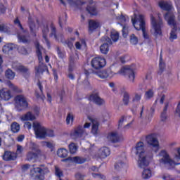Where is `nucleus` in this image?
I'll return each mask as SVG.
<instances>
[{
  "label": "nucleus",
  "instance_id": "obj_19",
  "mask_svg": "<svg viewBox=\"0 0 180 180\" xmlns=\"http://www.w3.org/2000/svg\"><path fill=\"white\" fill-rule=\"evenodd\" d=\"M12 91L8 89H2L0 90V98L3 101H9L12 98Z\"/></svg>",
  "mask_w": 180,
  "mask_h": 180
},
{
  "label": "nucleus",
  "instance_id": "obj_10",
  "mask_svg": "<svg viewBox=\"0 0 180 180\" xmlns=\"http://www.w3.org/2000/svg\"><path fill=\"white\" fill-rule=\"evenodd\" d=\"M34 131L37 139H46L47 133L46 132V127L41 126L40 123L37 122L33 124Z\"/></svg>",
  "mask_w": 180,
  "mask_h": 180
},
{
  "label": "nucleus",
  "instance_id": "obj_25",
  "mask_svg": "<svg viewBox=\"0 0 180 180\" xmlns=\"http://www.w3.org/2000/svg\"><path fill=\"white\" fill-rule=\"evenodd\" d=\"M37 85L39 86V91H41V95L39 94L37 91H35V96L37 98V99L41 98L42 101H44L46 99V96L43 94V85H41V82L39 81L37 82Z\"/></svg>",
  "mask_w": 180,
  "mask_h": 180
},
{
  "label": "nucleus",
  "instance_id": "obj_48",
  "mask_svg": "<svg viewBox=\"0 0 180 180\" xmlns=\"http://www.w3.org/2000/svg\"><path fill=\"white\" fill-rule=\"evenodd\" d=\"M125 165H126V164L124 162L120 161V162L115 163V168L117 171H120V169H122V168H124Z\"/></svg>",
  "mask_w": 180,
  "mask_h": 180
},
{
  "label": "nucleus",
  "instance_id": "obj_49",
  "mask_svg": "<svg viewBox=\"0 0 180 180\" xmlns=\"http://www.w3.org/2000/svg\"><path fill=\"white\" fill-rule=\"evenodd\" d=\"M154 96V91L153 89H149L145 93L146 99H151Z\"/></svg>",
  "mask_w": 180,
  "mask_h": 180
},
{
  "label": "nucleus",
  "instance_id": "obj_37",
  "mask_svg": "<svg viewBox=\"0 0 180 180\" xmlns=\"http://www.w3.org/2000/svg\"><path fill=\"white\" fill-rule=\"evenodd\" d=\"M13 44H8L3 46V53H5V54H9L10 51H12L13 50Z\"/></svg>",
  "mask_w": 180,
  "mask_h": 180
},
{
  "label": "nucleus",
  "instance_id": "obj_43",
  "mask_svg": "<svg viewBox=\"0 0 180 180\" xmlns=\"http://www.w3.org/2000/svg\"><path fill=\"white\" fill-rule=\"evenodd\" d=\"M123 102L124 105L127 106L129 105V103L130 102V94L127 93V91L124 92V96H123Z\"/></svg>",
  "mask_w": 180,
  "mask_h": 180
},
{
  "label": "nucleus",
  "instance_id": "obj_20",
  "mask_svg": "<svg viewBox=\"0 0 180 180\" xmlns=\"http://www.w3.org/2000/svg\"><path fill=\"white\" fill-rule=\"evenodd\" d=\"M15 71H17V72H20L21 74H22L25 78H27L29 75H30V72H29V68H26L22 65H19L16 66Z\"/></svg>",
  "mask_w": 180,
  "mask_h": 180
},
{
  "label": "nucleus",
  "instance_id": "obj_61",
  "mask_svg": "<svg viewBox=\"0 0 180 180\" xmlns=\"http://www.w3.org/2000/svg\"><path fill=\"white\" fill-rule=\"evenodd\" d=\"M75 176L76 180H84L85 178V175H82L81 173H77Z\"/></svg>",
  "mask_w": 180,
  "mask_h": 180
},
{
  "label": "nucleus",
  "instance_id": "obj_7",
  "mask_svg": "<svg viewBox=\"0 0 180 180\" xmlns=\"http://www.w3.org/2000/svg\"><path fill=\"white\" fill-rule=\"evenodd\" d=\"M150 23L152 25V27L154 29L155 32V39H158V36L160 37H162V20H160L157 22V20H155V17L153 15V14L150 15Z\"/></svg>",
  "mask_w": 180,
  "mask_h": 180
},
{
  "label": "nucleus",
  "instance_id": "obj_9",
  "mask_svg": "<svg viewBox=\"0 0 180 180\" xmlns=\"http://www.w3.org/2000/svg\"><path fill=\"white\" fill-rule=\"evenodd\" d=\"M91 65L94 70H101L106 65V59L101 56L94 57L91 61Z\"/></svg>",
  "mask_w": 180,
  "mask_h": 180
},
{
  "label": "nucleus",
  "instance_id": "obj_45",
  "mask_svg": "<svg viewBox=\"0 0 180 180\" xmlns=\"http://www.w3.org/2000/svg\"><path fill=\"white\" fill-rule=\"evenodd\" d=\"M55 175L58 176V178H61L62 176H64V173L63 171L58 168L57 166L55 167Z\"/></svg>",
  "mask_w": 180,
  "mask_h": 180
},
{
  "label": "nucleus",
  "instance_id": "obj_40",
  "mask_svg": "<svg viewBox=\"0 0 180 180\" xmlns=\"http://www.w3.org/2000/svg\"><path fill=\"white\" fill-rule=\"evenodd\" d=\"M129 41L132 46H137V44H139V38L136 34H132L129 37Z\"/></svg>",
  "mask_w": 180,
  "mask_h": 180
},
{
  "label": "nucleus",
  "instance_id": "obj_47",
  "mask_svg": "<svg viewBox=\"0 0 180 180\" xmlns=\"http://www.w3.org/2000/svg\"><path fill=\"white\" fill-rule=\"evenodd\" d=\"M82 44L83 46H86V42L84 41V39H82L81 42L77 41L75 43V48L77 49V50H81Z\"/></svg>",
  "mask_w": 180,
  "mask_h": 180
},
{
  "label": "nucleus",
  "instance_id": "obj_16",
  "mask_svg": "<svg viewBox=\"0 0 180 180\" xmlns=\"http://www.w3.org/2000/svg\"><path fill=\"white\" fill-rule=\"evenodd\" d=\"M84 133H85L84 127L79 125L74 129V130L71 132L70 136L73 139H81V137L84 136Z\"/></svg>",
  "mask_w": 180,
  "mask_h": 180
},
{
  "label": "nucleus",
  "instance_id": "obj_17",
  "mask_svg": "<svg viewBox=\"0 0 180 180\" xmlns=\"http://www.w3.org/2000/svg\"><path fill=\"white\" fill-rule=\"evenodd\" d=\"M63 162H67L70 161V162H75V164H84L86 162V158H81L79 156H75L73 158L68 157V158L62 160Z\"/></svg>",
  "mask_w": 180,
  "mask_h": 180
},
{
  "label": "nucleus",
  "instance_id": "obj_12",
  "mask_svg": "<svg viewBox=\"0 0 180 180\" xmlns=\"http://www.w3.org/2000/svg\"><path fill=\"white\" fill-rule=\"evenodd\" d=\"M146 143L154 148H160V142H158V139H157V134H150L146 136Z\"/></svg>",
  "mask_w": 180,
  "mask_h": 180
},
{
  "label": "nucleus",
  "instance_id": "obj_23",
  "mask_svg": "<svg viewBox=\"0 0 180 180\" xmlns=\"http://www.w3.org/2000/svg\"><path fill=\"white\" fill-rule=\"evenodd\" d=\"M68 1L70 6H73L77 9H81V6L85 5V2L81 0H68Z\"/></svg>",
  "mask_w": 180,
  "mask_h": 180
},
{
  "label": "nucleus",
  "instance_id": "obj_54",
  "mask_svg": "<svg viewBox=\"0 0 180 180\" xmlns=\"http://www.w3.org/2000/svg\"><path fill=\"white\" fill-rule=\"evenodd\" d=\"M140 101H141V94H135V96L132 99V102H140Z\"/></svg>",
  "mask_w": 180,
  "mask_h": 180
},
{
  "label": "nucleus",
  "instance_id": "obj_62",
  "mask_svg": "<svg viewBox=\"0 0 180 180\" xmlns=\"http://www.w3.org/2000/svg\"><path fill=\"white\" fill-rule=\"evenodd\" d=\"M65 95V91L61 90L59 92L58 96H59V98L60 99V102H63V99Z\"/></svg>",
  "mask_w": 180,
  "mask_h": 180
},
{
  "label": "nucleus",
  "instance_id": "obj_28",
  "mask_svg": "<svg viewBox=\"0 0 180 180\" xmlns=\"http://www.w3.org/2000/svg\"><path fill=\"white\" fill-rule=\"evenodd\" d=\"M11 131L13 133H19L20 131V124L17 122H13L11 124Z\"/></svg>",
  "mask_w": 180,
  "mask_h": 180
},
{
  "label": "nucleus",
  "instance_id": "obj_58",
  "mask_svg": "<svg viewBox=\"0 0 180 180\" xmlns=\"http://www.w3.org/2000/svg\"><path fill=\"white\" fill-rule=\"evenodd\" d=\"M45 146L51 150V152L54 151V145L51 142H44Z\"/></svg>",
  "mask_w": 180,
  "mask_h": 180
},
{
  "label": "nucleus",
  "instance_id": "obj_55",
  "mask_svg": "<svg viewBox=\"0 0 180 180\" xmlns=\"http://www.w3.org/2000/svg\"><path fill=\"white\" fill-rule=\"evenodd\" d=\"M57 53L59 58H65V52L61 51V49L58 47L57 48Z\"/></svg>",
  "mask_w": 180,
  "mask_h": 180
},
{
  "label": "nucleus",
  "instance_id": "obj_31",
  "mask_svg": "<svg viewBox=\"0 0 180 180\" xmlns=\"http://www.w3.org/2000/svg\"><path fill=\"white\" fill-rule=\"evenodd\" d=\"M39 158V154L33 152H28L27 154V161H36Z\"/></svg>",
  "mask_w": 180,
  "mask_h": 180
},
{
  "label": "nucleus",
  "instance_id": "obj_44",
  "mask_svg": "<svg viewBox=\"0 0 180 180\" xmlns=\"http://www.w3.org/2000/svg\"><path fill=\"white\" fill-rule=\"evenodd\" d=\"M78 150V147L75 143H72L69 145V151L70 154H75L77 153V150Z\"/></svg>",
  "mask_w": 180,
  "mask_h": 180
},
{
  "label": "nucleus",
  "instance_id": "obj_60",
  "mask_svg": "<svg viewBox=\"0 0 180 180\" xmlns=\"http://www.w3.org/2000/svg\"><path fill=\"white\" fill-rule=\"evenodd\" d=\"M52 71L55 82H57L58 81V73L57 72V70L53 69Z\"/></svg>",
  "mask_w": 180,
  "mask_h": 180
},
{
  "label": "nucleus",
  "instance_id": "obj_41",
  "mask_svg": "<svg viewBox=\"0 0 180 180\" xmlns=\"http://www.w3.org/2000/svg\"><path fill=\"white\" fill-rule=\"evenodd\" d=\"M7 85L8 88H10V89H12L13 91V92H22V91H20V89H19V88L17 86H15L11 81L7 82Z\"/></svg>",
  "mask_w": 180,
  "mask_h": 180
},
{
  "label": "nucleus",
  "instance_id": "obj_29",
  "mask_svg": "<svg viewBox=\"0 0 180 180\" xmlns=\"http://www.w3.org/2000/svg\"><path fill=\"white\" fill-rule=\"evenodd\" d=\"M57 155L60 158H65L68 156V150L64 148H60L57 151Z\"/></svg>",
  "mask_w": 180,
  "mask_h": 180
},
{
  "label": "nucleus",
  "instance_id": "obj_26",
  "mask_svg": "<svg viewBox=\"0 0 180 180\" xmlns=\"http://www.w3.org/2000/svg\"><path fill=\"white\" fill-rule=\"evenodd\" d=\"M34 119H36V117H34V115L30 111L21 116V120H22V122H26L27 120H34Z\"/></svg>",
  "mask_w": 180,
  "mask_h": 180
},
{
  "label": "nucleus",
  "instance_id": "obj_33",
  "mask_svg": "<svg viewBox=\"0 0 180 180\" xmlns=\"http://www.w3.org/2000/svg\"><path fill=\"white\" fill-rule=\"evenodd\" d=\"M169 106V103H165V107L163 108V112L161 113V115H160L162 122H165V120H167V110H168Z\"/></svg>",
  "mask_w": 180,
  "mask_h": 180
},
{
  "label": "nucleus",
  "instance_id": "obj_11",
  "mask_svg": "<svg viewBox=\"0 0 180 180\" xmlns=\"http://www.w3.org/2000/svg\"><path fill=\"white\" fill-rule=\"evenodd\" d=\"M30 175L34 180H44V169L41 167H34L30 170Z\"/></svg>",
  "mask_w": 180,
  "mask_h": 180
},
{
  "label": "nucleus",
  "instance_id": "obj_34",
  "mask_svg": "<svg viewBox=\"0 0 180 180\" xmlns=\"http://www.w3.org/2000/svg\"><path fill=\"white\" fill-rule=\"evenodd\" d=\"M86 11H87L91 16H96V15H98V10L96 6H87Z\"/></svg>",
  "mask_w": 180,
  "mask_h": 180
},
{
  "label": "nucleus",
  "instance_id": "obj_4",
  "mask_svg": "<svg viewBox=\"0 0 180 180\" xmlns=\"http://www.w3.org/2000/svg\"><path fill=\"white\" fill-rule=\"evenodd\" d=\"M35 49H36V54L38 58L39 65L35 67L36 74H43V72L46 71H49V68L47 65L44 63V60H43V53L41 52L42 46H40V43L37 41L35 43Z\"/></svg>",
  "mask_w": 180,
  "mask_h": 180
},
{
  "label": "nucleus",
  "instance_id": "obj_57",
  "mask_svg": "<svg viewBox=\"0 0 180 180\" xmlns=\"http://www.w3.org/2000/svg\"><path fill=\"white\" fill-rule=\"evenodd\" d=\"M93 178H100V179H106V176L103 174H97V173H92Z\"/></svg>",
  "mask_w": 180,
  "mask_h": 180
},
{
  "label": "nucleus",
  "instance_id": "obj_64",
  "mask_svg": "<svg viewBox=\"0 0 180 180\" xmlns=\"http://www.w3.org/2000/svg\"><path fill=\"white\" fill-rule=\"evenodd\" d=\"M6 7L4 4H1L0 6V13H6Z\"/></svg>",
  "mask_w": 180,
  "mask_h": 180
},
{
  "label": "nucleus",
  "instance_id": "obj_38",
  "mask_svg": "<svg viewBox=\"0 0 180 180\" xmlns=\"http://www.w3.org/2000/svg\"><path fill=\"white\" fill-rule=\"evenodd\" d=\"M100 51L102 54H108L109 53V44L104 43L100 46Z\"/></svg>",
  "mask_w": 180,
  "mask_h": 180
},
{
  "label": "nucleus",
  "instance_id": "obj_56",
  "mask_svg": "<svg viewBox=\"0 0 180 180\" xmlns=\"http://www.w3.org/2000/svg\"><path fill=\"white\" fill-rule=\"evenodd\" d=\"M46 137H54V131L46 128Z\"/></svg>",
  "mask_w": 180,
  "mask_h": 180
},
{
  "label": "nucleus",
  "instance_id": "obj_35",
  "mask_svg": "<svg viewBox=\"0 0 180 180\" xmlns=\"http://www.w3.org/2000/svg\"><path fill=\"white\" fill-rule=\"evenodd\" d=\"M153 176V174L151 173V169H145L142 172V178L143 179H150V178Z\"/></svg>",
  "mask_w": 180,
  "mask_h": 180
},
{
  "label": "nucleus",
  "instance_id": "obj_6",
  "mask_svg": "<svg viewBox=\"0 0 180 180\" xmlns=\"http://www.w3.org/2000/svg\"><path fill=\"white\" fill-rule=\"evenodd\" d=\"M132 25L136 30H142L143 38L146 40L150 39L147 31H146V21L144 20V16L143 15H139V20H137V18L132 19Z\"/></svg>",
  "mask_w": 180,
  "mask_h": 180
},
{
  "label": "nucleus",
  "instance_id": "obj_30",
  "mask_svg": "<svg viewBox=\"0 0 180 180\" xmlns=\"http://www.w3.org/2000/svg\"><path fill=\"white\" fill-rule=\"evenodd\" d=\"M75 68V59H74V57L70 56L69 58V65L68 71V72H72Z\"/></svg>",
  "mask_w": 180,
  "mask_h": 180
},
{
  "label": "nucleus",
  "instance_id": "obj_59",
  "mask_svg": "<svg viewBox=\"0 0 180 180\" xmlns=\"http://www.w3.org/2000/svg\"><path fill=\"white\" fill-rule=\"evenodd\" d=\"M58 23L60 27H63V25H65L67 23V14H65V19L63 21L60 17H59Z\"/></svg>",
  "mask_w": 180,
  "mask_h": 180
},
{
  "label": "nucleus",
  "instance_id": "obj_39",
  "mask_svg": "<svg viewBox=\"0 0 180 180\" xmlns=\"http://www.w3.org/2000/svg\"><path fill=\"white\" fill-rule=\"evenodd\" d=\"M96 74L101 79H105V78H108V77H109V73L105 70L97 72Z\"/></svg>",
  "mask_w": 180,
  "mask_h": 180
},
{
  "label": "nucleus",
  "instance_id": "obj_2",
  "mask_svg": "<svg viewBox=\"0 0 180 180\" xmlns=\"http://www.w3.org/2000/svg\"><path fill=\"white\" fill-rule=\"evenodd\" d=\"M177 154L174 157V160H172L171 158H169V155L165 150H162L159 155L160 157H162V159L159 160L160 164H163V165H168V169H171L175 165H180V148H177Z\"/></svg>",
  "mask_w": 180,
  "mask_h": 180
},
{
  "label": "nucleus",
  "instance_id": "obj_15",
  "mask_svg": "<svg viewBox=\"0 0 180 180\" xmlns=\"http://www.w3.org/2000/svg\"><path fill=\"white\" fill-rule=\"evenodd\" d=\"M88 99L90 102H94V103L98 105V106H102L105 103V100L100 98L99 93L91 94L89 96Z\"/></svg>",
  "mask_w": 180,
  "mask_h": 180
},
{
  "label": "nucleus",
  "instance_id": "obj_5",
  "mask_svg": "<svg viewBox=\"0 0 180 180\" xmlns=\"http://www.w3.org/2000/svg\"><path fill=\"white\" fill-rule=\"evenodd\" d=\"M15 108L17 112H23L29 108V102L27 98L23 94L17 95L15 98Z\"/></svg>",
  "mask_w": 180,
  "mask_h": 180
},
{
  "label": "nucleus",
  "instance_id": "obj_51",
  "mask_svg": "<svg viewBox=\"0 0 180 180\" xmlns=\"http://www.w3.org/2000/svg\"><path fill=\"white\" fill-rule=\"evenodd\" d=\"M129 35V27L127 25H124L122 27V36L126 38Z\"/></svg>",
  "mask_w": 180,
  "mask_h": 180
},
{
  "label": "nucleus",
  "instance_id": "obj_3",
  "mask_svg": "<svg viewBox=\"0 0 180 180\" xmlns=\"http://www.w3.org/2000/svg\"><path fill=\"white\" fill-rule=\"evenodd\" d=\"M135 150H136V154L139 155L138 166L139 168H145L150 165V162L147 160L146 155V151L144 150V143L139 141L136 143Z\"/></svg>",
  "mask_w": 180,
  "mask_h": 180
},
{
  "label": "nucleus",
  "instance_id": "obj_46",
  "mask_svg": "<svg viewBox=\"0 0 180 180\" xmlns=\"http://www.w3.org/2000/svg\"><path fill=\"white\" fill-rule=\"evenodd\" d=\"M110 37L112 41H117L119 40V32H111L110 33Z\"/></svg>",
  "mask_w": 180,
  "mask_h": 180
},
{
  "label": "nucleus",
  "instance_id": "obj_24",
  "mask_svg": "<svg viewBox=\"0 0 180 180\" xmlns=\"http://www.w3.org/2000/svg\"><path fill=\"white\" fill-rule=\"evenodd\" d=\"M108 140L110 141L111 143H119L120 141V139H119V136L116 132H111L108 135Z\"/></svg>",
  "mask_w": 180,
  "mask_h": 180
},
{
  "label": "nucleus",
  "instance_id": "obj_53",
  "mask_svg": "<svg viewBox=\"0 0 180 180\" xmlns=\"http://www.w3.org/2000/svg\"><path fill=\"white\" fill-rule=\"evenodd\" d=\"M74 122V115L71 113H68L66 117V123L67 124H70V123H72Z\"/></svg>",
  "mask_w": 180,
  "mask_h": 180
},
{
  "label": "nucleus",
  "instance_id": "obj_52",
  "mask_svg": "<svg viewBox=\"0 0 180 180\" xmlns=\"http://www.w3.org/2000/svg\"><path fill=\"white\" fill-rule=\"evenodd\" d=\"M99 129V122H93L91 131L92 133H98V130Z\"/></svg>",
  "mask_w": 180,
  "mask_h": 180
},
{
  "label": "nucleus",
  "instance_id": "obj_1",
  "mask_svg": "<svg viewBox=\"0 0 180 180\" xmlns=\"http://www.w3.org/2000/svg\"><path fill=\"white\" fill-rule=\"evenodd\" d=\"M158 5L162 11H167V12L164 15V18L167 21V25H169V26H173L170 32L169 39L170 41H174V40H176L178 39V25H176V21L175 20V14L169 12V11H172V5L164 1H160Z\"/></svg>",
  "mask_w": 180,
  "mask_h": 180
},
{
  "label": "nucleus",
  "instance_id": "obj_14",
  "mask_svg": "<svg viewBox=\"0 0 180 180\" xmlns=\"http://www.w3.org/2000/svg\"><path fill=\"white\" fill-rule=\"evenodd\" d=\"M17 158L18 153L10 150H5L4 154L2 155V160L6 162L16 161Z\"/></svg>",
  "mask_w": 180,
  "mask_h": 180
},
{
  "label": "nucleus",
  "instance_id": "obj_27",
  "mask_svg": "<svg viewBox=\"0 0 180 180\" xmlns=\"http://www.w3.org/2000/svg\"><path fill=\"white\" fill-rule=\"evenodd\" d=\"M99 27V22H96L94 20H90L89 21V30L90 32H94V30H96Z\"/></svg>",
  "mask_w": 180,
  "mask_h": 180
},
{
  "label": "nucleus",
  "instance_id": "obj_32",
  "mask_svg": "<svg viewBox=\"0 0 180 180\" xmlns=\"http://www.w3.org/2000/svg\"><path fill=\"white\" fill-rule=\"evenodd\" d=\"M165 70V63L162 61V55L160 54V62H159V71L158 72V74L159 75H161V74L164 72Z\"/></svg>",
  "mask_w": 180,
  "mask_h": 180
},
{
  "label": "nucleus",
  "instance_id": "obj_18",
  "mask_svg": "<svg viewBox=\"0 0 180 180\" xmlns=\"http://www.w3.org/2000/svg\"><path fill=\"white\" fill-rule=\"evenodd\" d=\"M50 32V30L49 29V25H44L42 27V37L45 41V43L48 47V49L51 48V42H50V40H49V38H47V34H49V32Z\"/></svg>",
  "mask_w": 180,
  "mask_h": 180
},
{
  "label": "nucleus",
  "instance_id": "obj_36",
  "mask_svg": "<svg viewBox=\"0 0 180 180\" xmlns=\"http://www.w3.org/2000/svg\"><path fill=\"white\" fill-rule=\"evenodd\" d=\"M30 39V35L29 32H27L25 35H18V40L21 43H29V39Z\"/></svg>",
  "mask_w": 180,
  "mask_h": 180
},
{
  "label": "nucleus",
  "instance_id": "obj_42",
  "mask_svg": "<svg viewBox=\"0 0 180 180\" xmlns=\"http://www.w3.org/2000/svg\"><path fill=\"white\" fill-rule=\"evenodd\" d=\"M5 75H6V77L8 78V79H13V78H15V74L13 71H12V70L8 69L5 72Z\"/></svg>",
  "mask_w": 180,
  "mask_h": 180
},
{
  "label": "nucleus",
  "instance_id": "obj_63",
  "mask_svg": "<svg viewBox=\"0 0 180 180\" xmlns=\"http://www.w3.org/2000/svg\"><path fill=\"white\" fill-rule=\"evenodd\" d=\"M8 27L4 24L0 25V32H7Z\"/></svg>",
  "mask_w": 180,
  "mask_h": 180
},
{
  "label": "nucleus",
  "instance_id": "obj_21",
  "mask_svg": "<svg viewBox=\"0 0 180 180\" xmlns=\"http://www.w3.org/2000/svg\"><path fill=\"white\" fill-rule=\"evenodd\" d=\"M28 26L30 27L31 34H32L34 37H36V36H37V34L34 30V29H36V23L34 22V20H33V18H32L30 16L28 17Z\"/></svg>",
  "mask_w": 180,
  "mask_h": 180
},
{
  "label": "nucleus",
  "instance_id": "obj_8",
  "mask_svg": "<svg viewBox=\"0 0 180 180\" xmlns=\"http://www.w3.org/2000/svg\"><path fill=\"white\" fill-rule=\"evenodd\" d=\"M118 74H120V75H124V77H128L129 81L134 82L136 74L134 73V70L131 69L130 66H125L122 68L118 71Z\"/></svg>",
  "mask_w": 180,
  "mask_h": 180
},
{
  "label": "nucleus",
  "instance_id": "obj_13",
  "mask_svg": "<svg viewBox=\"0 0 180 180\" xmlns=\"http://www.w3.org/2000/svg\"><path fill=\"white\" fill-rule=\"evenodd\" d=\"M50 27H51V33L49 34L50 37H53V36L56 41H60L61 43H63L64 39V35H63V34H57V28H56L54 23L51 22L50 25Z\"/></svg>",
  "mask_w": 180,
  "mask_h": 180
},
{
  "label": "nucleus",
  "instance_id": "obj_50",
  "mask_svg": "<svg viewBox=\"0 0 180 180\" xmlns=\"http://www.w3.org/2000/svg\"><path fill=\"white\" fill-rule=\"evenodd\" d=\"M14 25H18V27L20 29V30H22L25 33V28H23V25H22V23H20V20H19V18L17 17L14 20Z\"/></svg>",
  "mask_w": 180,
  "mask_h": 180
},
{
  "label": "nucleus",
  "instance_id": "obj_22",
  "mask_svg": "<svg viewBox=\"0 0 180 180\" xmlns=\"http://www.w3.org/2000/svg\"><path fill=\"white\" fill-rule=\"evenodd\" d=\"M110 155V149L109 148L105 146L101 148L99 150V158L101 159L106 158V157H109Z\"/></svg>",
  "mask_w": 180,
  "mask_h": 180
}]
</instances>
